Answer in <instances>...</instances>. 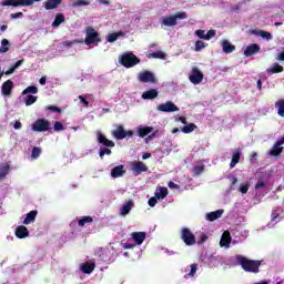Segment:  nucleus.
<instances>
[{
    "label": "nucleus",
    "instance_id": "obj_35",
    "mask_svg": "<svg viewBox=\"0 0 284 284\" xmlns=\"http://www.w3.org/2000/svg\"><path fill=\"white\" fill-rule=\"evenodd\" d=\"M196 128L197 126L194 123L184 124L181 132H183V134H191V132H194V130H196Z\"/></svg>",
    "mask_w": 284,
    "mask_h": 284
},
{
    "label": "nucleus",
    "instance_id": "obj_31",
    "mask_svg": "<svg viewBox=\"0 0 284 284\" xmlns=\"http://www.w3.org/2000/svg\"><path fill=\"white\" fill-rule=\"evenodd\" d=\"M61 23H65V16H63V13H57L54 21L52 22V28H59V26H61Z\"/></svg>",
    "mask_w": 284,
    "mask_h": 284
},
{
    "label": "nucleus",
    "instance_id": "obj_28",
    "mask_svg": "<svg viewBox=\"0 0 284 284\" xmlns=\"http://www.w3.org/2000/svg\"><path fill=\"white\" fill-rule=\"evenodd\" d=\"M239 161H241V150L236 149L233 152L232 160H231V163H230V168H236V164L239 163Z\"/></svg>",
    "mask_w": 284,
    "mask_h": 284
},
{
    "label": "nucleus",
    "instance_id": "obj_36",
    "mask_svg": "<svg viewBox=\"0 0 284 284\" xmlns=\"http://www.w3.org/2000/svg\"><path fill=\"white\" fill-rule=\"evenodd\" d=\"M149 59H165V53L163 51H154L148 54Z\"/></svg>",
    "mask_w": 284,
    "mask_h": 284
},
{
    "label": "nucleus",
    "instance_id": "obj_23",
    "mask_svg": "<svg viewBox=\"0 0 284 284\" xmlns=\"http://www.w3.org/2000/svg\"><path fill=\"white\" fill-rule=\"evenodd\" d=\"M131 236L136 245H142L143 241H145V232H133Z\"/></svg>",
    "mask_w": 284,
    "mask_h": 284
},
{
    "label": "nucleus",
    "instance_id": "obj_49",
    "mask_svg": "<svg viewBox=\"0 0 284 284\" xmlns=\"http://www.w3.org/2000/svg\"><path fill=\"white\" fill-rule=\"evenodd\" d=\"M195 34H196V37H199V39H203L204 41H206L205 30L199 29L195 31Z\"/></svg>",
    "mask_w": 284,
    "mask_h": 284
},
{
    "label": "nucleus",
    "instance_id": "obj_38",
    "mask_svg": "<svg viewBox=\"0 0 284 284\" xmlns=\"http://www.w3.org/2000/svg\"><path fill=\"white\" fill-rule=\"evenodd\" d=\"M37 99H38L37 95L29 94L24 98V103L27 106H30L37 103Z\"/></svg>",
    "mask_w": 284,
    "mask_h": 284
},
{
    "label": "nucleus",
    "instance_id": "obj_37",
    "mask_svg": "<svg viewBox=\"0 0 284 284\" xmlns=\"http://www.w3.org/2000/svg\"><path fill=\"white\" fill-rule=\"evenodd\" d=\"M38 92H39V88H37L34 85H30V87H27L22 91V95H26V94H37Z\"/></svg>",
    "mask_w": 284,
    "mask_h": 284
},
{
    "label": "nucleus",
    "instance_id": "obj_60",
    "mask_svg": "<svg viewBox=\"0 0 284 284\" xmlns=\"http://www.w3.org/2000/svg\"><path fill=\"white\" fill-rule=\"evenodd\" d=\"M13 128H14L16 130H21V128H23V124H21L20 121H16L14 124H13Z\"/></svg>",
    "mask_w": 284,
    "mask_h": 284
},
{
    "label": "nucleus",
    "instance_id": "obj_45",
    "mask_svg": "<svg viewBox=\"0 0 284 284\" xmlns=\"http://www.w3.org/2000/svg\"><path fill=\"white\" fill-rule=\"evenodd\" d=\"M53 130L54 132H63V130H65V126H63V123L61 122H55L53 124Z\"/></svg>",
    "mask_w": 284,
    "mask_h": 284
},
{
    "label": "nucleus",
    "instance_id": "obj_64",
    "mask_svg": "<svg viewBox=\"0 0 284 284\" xmlns=\"http://www.w3.org/2000/svg\"><path fill=\"white\" fill-rule=\"evenodd\" d=\"M277 61H284V51L277 54Z\"/></svg>",
    "mask_w": 284,
    "mask_h": 284
},
{
    "label": "nucleus",
    "instance_id": "obj_48",
    "mask_svg": "<svg viewBox=\"0 0 284 284\" xmlns=\"http://www.w3.org/2000/svg\"><path fill=\"white\" fill-rule=\"evenodd\" d=\"M191 271L189 272V276H194L196 274V271L199 270V264L194 263L190 265Z\"/></svg>",
    "mask_w": 284,
    "mask_h": 284
},
{
    "label": "nucleus",
    "instance_id": "obj_24",
    "mask_svg": "<svg viewBox=\"0 0 284 284\" xmlns=\"http://www.w3.org/2000/svg\"><path fill=\"white\" fill-rule=\"evenodd\" d=\"M63 0H47L44 2L45 10H54L61 6Z\"/></svg>",
    "mask_w": 284,
    "mask_h": 284
},
{
    "label": "nucleus",
    "instance_id": "obj_22",
    "mask_svg": "<svg viewBox=\"0 0 284 284\" xmlns=\"http://www.w3.org/2000/svg\"><path fill=\"white\" fill-rule=\"evenodd\" d=\"M267 74H280L284 72L283 65L278 64L277 62L273 63L271 68L266 70Z\"/></svg>",
    "mask_w": 284,
    "mask_h": 284
},
{
    "label": "nucleus",
    "instance_id": "obj_3",
    "mask_svg": "<svg viewBox=\"0 0 284 284\" xmlns=\"http://www.w3.org/2000/svg\"><path fill=\"white\" fill-rule=\"evenodd\" d=\"M187 19V13L185 11L178 12L173 16H169L162 18V26H166L168 28H172L176 26V21Z\"/></svg>",
    "mask_w": 284,
    "mask_h": 284
},
{
    "label": "nucleus",
    "instance_id": "obj_8",
    "mask_svg": "<svg viewBox=\"0 0 284 284\" xmlns=\"http://www.w3.org/2000/svg\"><path fill=\"white\" fill-rule=\"evenodd\" d=\"M189 80L191 83H193V85H199V83L203 81V72H201L199 68L193 67L189 75Z\"/></svg>",
    "mask_w": 284,
    "mask_h": 284
},
{
    "label": "nucleus",
    "instance_id": "obj_51",
    "mask_svg": "<svg viewBox=\"0 0 284 284\" xmlns=\"http://www.w3.org/2000/svg\"><path fill=\"white\" fill-rule=\"evenodd\" d=\"M214 37H216V30L214 29L209 30L206 33V41H210V39H214Z\"/></svg>",
    "mask_w": 284,
    "mask_h": 284
},
{
    "label": "nucleus",
    "instance_id": "obj_1",
    "mask_svg": "<svg viewBox=\"0 0 284 284\" xmlns=\"http://www.w3.org/2000/svg\"><path fill=\"white\" fill-rule=\"evenodd\" d=\"M237 265H241L244 272H251L252 274H258L262 262L258 260H250L243 255L236 256Z\"/></svg>",
    "mask_w": 284,
    "mask_h": 284
},
{
    "label": "nucleus",
    "instance_id": "obj_10",
    "mask_svg": "<svg viewBox=\"0 0 284 284\" xmlns=\"http://www.w3.org/2000/svg\"><path fill=\"white\" fill-rule=\"evenodd\" d=\"M149 168L145 163L139 161L131 164V171L133 172L134 176H140L142 172H148Z\"/></svg>",
    "mask_w": 284,
    "mask_h": 284
},
{
    "label": "nucleus",
    "instance_id": "obj_50",
    "mask_svg": "<svg viewBox=\"0 0 284 284\" xmlns=\"http://www.w3.org/2000/svg\"><path fill=\"white\" fill-rule=\"evenodd\" d=\"M99 154H100V159H103V156H105V154L106 155L112 154V150H110V149H101Z\"/></svg>",
    "mask_w": 284,
    "mask_h": 284
},
{
    "label": "nucleus",
    "instance_id": "obj_20",
    "mask_svg": "<svg viewBox=\"0 0 284 284\" xmlns=\"http://www.w3.org/2000/svg\"><path fill=\"white\" fill-rule=\"evenodd\" d=\"M123 174H125V166L123 164L113 168L111 171L112 179H120Z\"/></svg>",
    "mask_w": 284,
    "mask_h": 284
},
{
    "label": "nucleus",
    "instance_id": "obj_15",
    "mask_svg": "<svg viewBox=\"0 0 284 284\" xmlns=\"http://www.w3.org/2000/svg\"><path fill=\"white\" fill-rule=\"evenodd\" d=\"M159 97V91L156 89H150L142 93V99L144 101H152Z\"/></svg>",
    "mask_w": 284,
    "mask_h": 284
},
{
    "label": "nucleus",
    "instance_id": "obj_13",
    "mask_svg": "<svg viewBox=\"0 0 284 284\" xmlns=\"http://www.w3.org/2000/svg\"><path fill=\"white\" fill-rule=\"evenodd\" d=\"M39 1L41 0H11V7L19 8V6H22L23 8H28L33 3H38Z\"/></svg>",
    "mask_w": 284,
    "mask_h": 284
},
{
    "label": "nucleus",
    "instance_id": "obj_19",
    "mask_svg": "<svg viewBox=\"0 0 284 284\" xmlns=\"http://www.w3.org/2000/svg\"><path fill=\"white\" fill-rule=\"evenodd\" d=\"M98 142L104 145V148H114V141L108 140L103 133H98Z\"/></svg>",
    "mask_w": 284,
    "mask_h": 284
},
{
    "label": "nucleus",
    "instance_id": "obj_40",
    "mask_svg": "<svg viewBox=\"0 0 284 284\" xmlns=\"http://www.w3.org/2000/svg\"><path fill=\"white\" fill-rule=\"evenodd\" d=\"M10 172V166L9 165H2L0 166V179H6Z\"/></svg>",
    "mask_w": 284,
    "mask_h": 284
},
{
    "label": "nucleus",
    "instance_id": "obj_2",
    "mask_svg": "<svg viewBox=\"0 0 284 284\" xmlns=\"http://www.w3.org/2000/svg\"><path fill=\"white\" fill-rule=\"evenodd\" d=\"M119 63H121L123 68H134V65H139V63H141V59L132 52H125L120 55Z\"/></svg>",
    "mask_w": 284,
    "mask_h": 284
},
{
    "label": "nucleus",
    "instance_id": "obj_54",
    "mask_svg": "<svg viewBox=\"0 0 284 284\" xmlns=\"http://www.w3.org/2000/svg\"><path fill=\"white\" fill-rule=\"evenodd\" d=\"M159 203V199L154 195L153 197L149 199L150 207H154Z\"/></svg>",
    "mask_w": 284,
    "mask_h": 284
},
{
    "label": "nucleus",
    "instance_id": "obj_57",
    "mask_svg": "<svg viewBox=\"0 0 284 284\" xmlns=\"http://www.w3.org/2000/svg\"><path fill=\"white\" fill-rule=\"evenodd\" d=\"M263 187H265V182L257 181V183L255 184V190H263Z\"/></svg>",
    "mask_w": 284,
    "mask_h": 284
},
{
    "label": "nucleus",
    "instance_id": "obj_52",
    "mask_svg": "<svg viewBox=\"0 0 284 284\" xmlns=\"http://www.w3.org/2000/svg\"><path fill=\"white\" fill-rule=\"evenodd\" d=\"M248 190H250V184H247V183L242 184V185L240 186V192H241L242 194H247Z\"/></svg>",
    "mask_w": 284,
    "mask_h": 284
},
{
    "label": "nucleus",
    "instance_id": "obj_16",
    "mask_svg": "<svg viewBox=\"0 0 284 284\" xmlns=\"http://www.w3.org/2000/svg\"><path fill=\"white\" fill-rule=\"evenodd\" d=\"M132 207H134V201L129 200L125 204H123L120 209L121 216H128L130 212L132 211Z\"/></svg>",
    "mask_w": 284,
    "mask_h": 284
},
{
    "label": "nucleus",
    "instance_id": "obj_63",
    "mask_svg": "<svg viewBox=\"0 0 284 284\" xmlns=\"http://www.w3.org/2000/svg\"><path fill=\"white\" fill-rule=\"evenodd\" d=\"M179 121H180V123H182L183 125H187V118H185V116H180L179 118Z\"/></svg>",
    "mask_w": 284,
    "mask_h": 284
},
{
    "label": "nucleus",
    "instance_id": "obj_59",
    "mask_svg": "<svg viewBox=\"0 0 284 284\" xmlns=\"http://www.w3.org/2000/svg\"><path fill=\"white\" fill-rule=\"evenodd\" d=\"M168 186L171 187V190H179V184L174 182H169Z\"/></svg>",
    "mask_w": 284,
    "mask_h": 284
},
{
    "label": "nucleus",
    "instance_id": "obj_9",
    "mask_svg": "<svg viewBox=\"0 0 284 284\" xmlns=\"http://www.w3.org/2000/svg\"><path fill=\"white\" fill-rule=\"evenodd\" d=\"M138 79L141 83H156V77L152 71L140 72Z\"/></svg>",
    "mask_w": 284,
    "mask_h": 284
},
{
    "label": "nucleus",
    "instance_id": "obj_17",
    "mask_svg": "<svg viewBox=\"0 0 284 284\" xmlns=\"http://www.w3.org/2000/svg\"><path fill=\"white\" fill-rule=\"evenodd\" d=\"M17 239H28L30 236V231L24 225H20L16 229Z\"/></svg>",
    "mask_w": 284,
    "mask_h": 284
},
{
    "label": "nucleus",
    "instance_id": "obj_21",
    "mask_svg": "<svg viewBox=\"0 0 284 284\" xmlns=\"http://www.w3.org/2000/svg\"><path fill=\"white\" fill-rule=\"evenodd\" d=\"M283 143H281V140H277V143L273 145V148L270 151L271 156H281L283 154Z\"/></svg>",
    "mask_w": 284,
    "mask_h": 284
},
{
    "label": "nucleus",
    "instance_id": "obj_43",
    "mask_svg": "<svg viewBox=\"0 0 284 284\" xmlns=\"http://www.w3.org/2000/svg\"><path fill=\"white\" fill-rule=\"evenodd\" d=\"M83 6H90V1H88V0H75L73 2V8H81Z\"/></svg>",
    "mask_w": 284,
    "mask_h": 284
},
{
    "label": "nucleus",
    "instance_id": "obj_27",
    "mask_svg": "<svg viewBox=\"0 0 284 284\" xmlns=\"http://www.w3.org/2000/svg\"><path fill=\"white\" fill-rule=\"evenodd\" d=\"M222 48H223V52L225 54H232V52H234V50H236V47L232 43H230V41L224 40L222 42Z\"/></svg>",
    "mask_w": 284,
    "mask_h": 284
},
{
    "label": "nucleus",
    "instance_id": "obj_41",
    "mask_svg": "<svg viewBox=\"0 0 284 284\" xmlns=\"http://www.w3.org/2000/svg\"><path fill=\"white\" fill-rule=\"evenodd\" d=\"M1 45H2V48L0 49V52L2 54H6V52H8V50H10V48H8V45H10V41H8V39H3L1 41Z\"/></svg>",
    "mask_w": 284,
    "mask_h": 284
},
{
    "label": "nucleus",
    "instance_id": "obj_46",
    "mask_svg": "<svg viewBox=\"0 0 284 284\" xmlns=\"http://www.w3.org/2000/svg\"><path fill=\"white\" fill-rule=\"evenodd\" d=\"M203 48H205V42L197 40L195 42V52H201V50H203Z\"/></svg>",
    "mask_w": 284,
    "mask_h": 284
},
{
    "label": "nucleus",
    "instance_id": "obj_6",
    "mask_svg": "<svg viewBox=\"0 0 284 284\" xmlns=\"http://www.w3.org/2000/svg\"><path fill=\"white\" fill-rule=\"evenodd\" d=\"M111 134L118 141H123V139H126V136H134V131L132 130L125 131L123 125L119 124L116 129L111 132Z\"/></svg>",
    "mask_w": 284,
    "mask_h": 284
},
{
    "label": "nucleus",
    "instance_id": "obj_26",
    "mask_svg": "<svg viewBox=\"0 0 284 284\" xmlns=\"http://www.w3.org/2000/svg\"><path fill=\"white\" fill-rule=\"evenodd\" d=\"M37 214H39L38 211H30L23 220V225H30V223H34V221H37Z\"/></svg>",
    "mask_w": 284,
    "mask_h": 284
},
{
    "label": "nucleus",
    "instance_id": "obj_11",
    "mask_svg": "<svg viewBox=\"0 0 284 284\" xmlns=\"http://www.w3.org/2000/svg\"><path fill=\"white\" fill-rule=\"evenodd\" d=\"M159 112H179V106L174 104L172 101H168L165 103H161L158 105Z\"/></svg>",
    "mask_w": 284,
    "mask_h": 284
},
{
    "label": "nucleus",
    "instance_id": "obj_30",
    "mask_svg": "<svg viewBox=\"0 0 284 284\" xmlns=\"http://www.w3.org/2000/svg\"><path fill=\"white\" fill-rule=\"evenodd\" d=\"M94 267H97V264L94 263H84L81 265V271L83 274H92V272H94Z\"/></svg>",
    "mask_w": 284,
    "mask_h": 284
},
{
    "label": "nucleus",
    "instance_id": "obj_53",
    "mask_svg": "<svg viewBox=\"0 0 284 284\" xmlns=\"http://www.w3.org/2000/svg\"><path fill=\"white\" fill-rule=\"evenodd\" d=\"M47 110H50V112H57L58 114H61V108L59 106L48 105Z\"/></svg>",
    "mask_w": 284,
    "mask_h": 284
},
{
    "label": "nucleus",
    "instance_id": "obj_44",
    "mask_svg": "<svg viewBox=\"0 0 284 284\" xmlns=\"http://www.w3.org/2000/svg\"><path fill=\"white\" fill-rule=\"evenodd\" d=\"M121 34L123 33H111L108 36V41L109 43H114V41H116L119 39V37H121Z\"/></svg>",
    "mask_w": 284,
    "mask_h": 284
},
{
    "label": "nucleus",
    "instance_id": "obj_5",
    "mask_svg": "<svg viewBox=\"0 0 284 284\" xmlns=\"http://www.w3.org/2000/svg\"><path fill=\"white\" fill-rule=\"evenodd\" d=\"M181 239L187 246L196 245V236L187 227L181 230Z\"/></svg>",
    "mask_w": 284,
    "mask_h": 284
},
{
    "label": "nucleus",
    "instance_id": "obj_4",
    "mask_svg": "<svg viewBox=\"0 0 284 284\" xmlns=\"http://www.w3.org/2000/svg\"><path fill=\"white\" fill-rule=\"evenodd\" d=\"M85 33H87V37L84 40L85 45L101 43V38H99V31L94 30V28L87 27Z\"/></svg>",
    "mask_w": 284,
    "mask_h": 284
},
{
    "label": "nucleus",
    "instance_id": "obj_42",
    "mask_svg": "<svg viewBox=\"0 0 284 284\" xmlns=\"http://www.w3.org/2000/svg\"><path fill=\"white\" fill-rule=\"evenodd\" d=\"M39 156H41V148L39 146H34L31 151V159H38Z\"/></svg>",
    "mask_w": 284,
    "mask_h": 284
},
{
    "label": "nucleus",
    "instance_id": "obj_7",
    "mask_svg": "<svg viewBox=\"0 0 284 284\" xmlns=\"http://www.w3.org/2000/svg\"><path fill=\"white\" fill-rule=\"evenodd\" d=\"M32 130L33 132H48L50 130V121L40 118L32 124Z\"/></svg>",
    "mask_w": 284,
    "mask_h": 284
},
{
    "label": "nucleus",
    "instance_id": "obj_58",
    "mask_svg": "<svg viewBox=\"0 0 284 284\" xmlns=\"http://www.w3.org/2000/svg\"><path fill=\"white\" fill-rule=\"evenodd\" d=\"M134 246H135L134 244H130V243H124V244H122V247H123L124 250H133Z\"/></svg>",
    "mask_w": 284,
    "mask_h": 284
},
{
    "label": "nucleus",
    "instance_id": "obj_47",
    "mask_svg": "<svg viewBox=\"0 0 284 284\" xmlns=\"http://www.w3.org/2000/svg\"><path fill=\"white\" fill-rule=\"evenodd\" d=\"M205 171V166L200 165V166H195L194 168V174L195 176H201V174H203V172Z\"/></svg>",
    "mask_w": 284,
    "mask_h": 284
},
{
    "label": "nucleus",
    "instance_id": "obj_55",
    "mask_svg": "<svg viewBox=\"0 0 284 284\" xmlns=\"http://www.w3.org/2000/svg\"><path fill=\"white\" fill-rule=\"evenodd\" d=\"M207 241V235L205 233H202L197 240V245H201Z\"/></svg>",
    "mask_w": 284,
    "mask_h": 284
},
{
    "label": "nucleus",
    "instance_id": "obj_29",
    "mask_svg": "<svg viewBox=\"0 0 284 284\" xmlns=\"http://www.w3.org/2000/svg\"><path fill=\"white\" fill-rule=\"evenodd\" d=\"M252 34H255L256 37H262V39H266V41H272V33L263 30H253Z\"/></svg>",
    "mask_w": 284,
    "mask_h": 284
},
{
    "label": "nucleus",
    "instance_id": "obj_12",
    "mask_svg": "<svg viewBox=\"0 0 284 284\" xmlns=\"http://www.w3.org/2000/svg\"><path fill=\"white\" fill-rule=\"evenodd\" d=\"M258 52H261V45L251 43L246 47L244 57H254V54H258Z\"/></svg>",
    "mask_w": 284,
    "mask_h": 284
},
{
    "label": "nucleus",
    "instance_id": "obj_62",
    "mask_svg": "<svg viewBox=\"0 0 284 284\" xmlns=\"http://www.w3.org/2000/svg\"><path fill=\"white\" fill-rule=\"evenodd\" d=\"M23 64V60H18L13 65H12V68H13V70H17V68H19L20 65H22Z\"/></svg>",
    "mask_w": 284,
    "mask_h": 284
},
{
    "label": "nucleus",
    "instance_id": "obj_61",
    "mask_svg": "<svg viewBox=\"0 0 284 284\" xmlns=\"http://www.w3.org/2000/svg\"><path fill=\"white\" fill-rule=\"evenodd\" d=\"M79 99H80L81 103H83V105H90V102L88 100H85V98L83 95H79Z\"/></svg>",
    "mask_w": 284,
    "mask_h": 284
},
{
    "label": "nucleus",
    "instance_id": "obj_33",
    "mask_svg": "<svg viewBox=\"0 0 284 284\" xmlns=\"http://www.w3.org/2000/svg\"><path fill=\"white\" fill-rule=\"evenodd\" d=\"M154 196L158 199V200H161V199H165V196H168V187H159L155 193H154Z\"/></svg>",
    "mask_w": 284,
    "mask_h": 284
},
{
    "label": "nucleus",
    "instance_id": "obj_14",
    "mask_svg": "<svg viewBox=\"0 0 284 284\" xmlns=\"http://www.w3.org/2000/svg\"><path fill=\"white\" fill-rule=\"evenodd\" d=\"M12 88H14V82L12 80H7L2 84L1 93L3 97H10L12 94Z\"/></svg>",
    "mask_w": 284,
    "mask_h": 284
},
{
    "label": "nucleus",
    "instance_id": "obj_34",
    "mask_svg": "<svg viewBox=\"0 0 284 284\" xmlns=\"http://www.w3.org/2000/svg\"><path fill=\"white\" fill-rule=\"evenodd\" d=\"M275 108L277 110L278 116L284 118V100H277L275 102Z\"/></svg>",
    "mask_w": 284,
    "mask_h": 284
},
{
    "label": "nucleus",
    "instance_id": "obj_25",
    "mask_svg": "<svg viewBox=\"0 0 284 284\" xmlns=\"http://www.w3.org/2000/svg\"><path fill=\"white\" fill-rule=\"evenodd\" d=\"M151 132H154V128L152 126H139L138 128V134L141 136V139H145L148 134H151Z\"/></svg>",
    "mask_w": 284,
    "mask_h": 284
},
{
    "label": "nucleus",
    "instance_id": "obj_18",
    "mask_svg": "<svg viewBox=\"0 0 284 284\" xmlns=\"http://www.w3.org/2000/svg\"><path fill=\"white\" fill-rule=\"evenodd\" d=\"M230 243H232V235L230 234V231H225L222 234L220 245L221 247H230Z\"/></svg>",
    "mask_w": 284,
    "mask_h": 284
},
{
    "label": "nucleus",
    "instance_id": "obj_39",
    "mask_svg": "<svg viewBox=\"0 0 284 284\" xmlns=\"http://www.w3.org/2000/svg\"><path fill=\"white\" fill-rule=\"evenodd\" d=\"M94 220L92 216H83L81 220L78 221L79 227H84L87 223H92Z\"/></svg>",
    "mask_w": 284,
    "mask_h": 284
},
{
    "label": "nucleus",
    "instance_id": "obj_56",
    "mask_svg": "<svg viewBox=\"0 0 284 284\" xmlns=\"http://www.w3.org/2000/svg\"><path fill=\"white\" fill-rule=\"evenodd\" d=\"M11 19H23V12H17L10 14Z\"/></svg>",
    "mask_w": 284,
    "mask_h": 284
},
{
    "label": "nucleus",
    "instance_id": "obj_32",
    "mask_svg": "<svg viewBox=\"0 0 284 284\" xmlns=\"http://www.w3.org/2000/svg\"><path fill=\"white\" fill-rule=\"evenodd\" d=\"M221 216H223V210H217L206 214L207 221H216L217 219H221Z\"/></svg>",
    "mask_w": 284,
    "mask_h": 284
}]
</instances>
